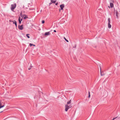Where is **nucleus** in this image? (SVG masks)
Listing matches in <instances>:
<instances>
[{
    "mask_svg": "<svg viewBox=\"0 0 120 120\" xmlns=\"http://www.w3.org/2000/svg\"><path fill=\"white\" fill-rule=\"evenodd\" d=\"M14 21H12V22H13V24H15V22H14Z\"/></svg>",
    "mask_w": 120,
    "mask_h": 120,
    "instance_id": "obj_26",
    "label": "nucleus"
},
{
    "mask_svg": "<svg viewBox=\"0 0 120 120\" xmlns=\"http://www.w3.org/2000/svg\"><path fill=\"white\" fill-rule=\"evenodd\" d=\"M52 3V2H51L49 4V5H50Z\"/></svg>",
    "mask_w": 120,
    "mask_h": 120,
    "instance_id": "obj_28",
    "label": "nucleus"
},
{
    "mask_svg": "<svg viewBox=\"0 0 120 120\" xmlns=\"http://www.w3.org/2000/svg\"><path fill=\"white\" fill-rule=\"evenodd\" d=\"M14 22H15V24L16 26V27H17V24L16 22L15 21H14Z\"/></svg>",
    "mask_w": 120,
    "mask_h": 120,
    "instance_id": "obj_17",
    "label": "nucleus"
},
{
    "mask_svg": "<svg viewBox=\"0 0 120 120\" xmlns=\"http://www.w3.org/2000/svg\"><path fill=\"white\" fill-rule=\"evenodd\" d=\"M90 97V91L89 92V95L88 96V97L89 98Z\"/></svg>",
    "mask_w": 120,
    "mask_h": 120,
    "instance_id": "obj_18",
    "label": "nucleus"
},
{
    "mask_svg": "<svg viewBox=\"0 0 120 120\" xmlns=\"http://www.w3.org/2000/svg\"><path fill=\"white\" fill-rule=\"evenodd\" d=\"M18 27L19 29V30H22L23 29V25H22L21 26H20V25H19Z\"/></svg>",
    "mask_w": 120,
    "mask_h": 120,
    "instance_id": "obj_3",
    "label": "nucleus"
},
{
    "mask_svg": "<svg viewBox=\"0 0 120 120\" xmlns=\"http://www.w3.org/2000/svg\"><path fill=\"white\" fill-rule=\"evenodd\" d=\"M2 106V107L3 108V107L4 106V105H3V106Z\"/></svg>",
    "mask_w": 120,
    "mask_h": 120,
    "instance_id": "obj_31",
    "label": "nucleus"
},
{
    "mask_svg": "<svg viewBox=\"0 0 120 120\" xmlns=\"http://www.w3.org/2000/svg\"><path fill=\"white\" fill-rule=\"evenodd\" d=\"M1 101H0V105H1Z\"/></svg>",
    "mask_w": 120,
    "mask_h": 120,
    "instance_id": "obj_25",
    "label": "nucleus"
},
{
    "mask_svg": "<svg viewBox=\"0 0 120 120\" xmlns=\"http://www.w3.org/2000/svg\"><path fill=\"white\" fill-rule=\"evenodd\" d=\"M18 20L19 22V23L20 24L21 23V21L22 20V19H20V17H19Z\"/></svg>",
    "mask_w": 120,
    "mask_h": 120,
    "instance_id": "obj_6",
    "label": "nucleus"
},
{
    "mask_svg": "<svg viewBox=\"0 0 120 120\" xmlns=\"http://www.w3.org/2000/svg\"><path fill=\"white\" fill-rule=\"evenodd\" d=\"M2 108V106L1 105H0V109Z\"/></svg>",
    "mask_w": 120,
    "mask_h": 120,
    "instance_id": "obj_27",
    "label": "nucleus"
},
{
    "mask_svg": "<svg viewBox=\"0 0 120 120\" xmlns=\"http://www.w3.org/2000/svg\"><path fill=\"white\" fill-rule=\"evenodd\" d=\"M24 15L25 16L24 18V19H26L28 18V17H27V16L25 15Z\"/></svg>",
    "mask_w": 120,
    "mask_h": 120,
    "instance_id": "obj_12",
    "label": "nucleus"
},
{
    "mask_svg": "<svg viewBox=\"0 0 120 120\" xmlns=\"http://www.w3.org/2000/svg\"><path fill=\"white\" fill-rule=\"evenodd\" d=\"M119 13L118 11H116V15L117 18H118V17Z\"/></svg>",
    "mask_w": 120,
    "mask_h": 120,
    "instance_id": "obj_8",
    "label": "nucleus"
},
{
    "mask_svg": "<svg viewBox=\"0 0 120 120\" xmlns=\"http://www.w3.org/2000/svg\"><path fill=\"white\" fill-rule=\"evenodd\" d=\"M72 106L71 105L68 106L67 105H66L65 106V111H66L67 112L68 111V109L69 108H71Z\"/></svg>",
    "mask_w": 120,
    "mask_h": 120,
    "instance_id": "obj_1",
    "label": "nucleus"
},
{
    "mask_svg": "<svg viewBox=\"0 0 120 120\" xmlns=\"http://www.w3.org/2000/svg\"><path fill=\"white\" fill-rule=\"evenodd\" d=\"M60 7L61 8V10H63V8L64 7V4H63L60 5Z\"/></svg>",
    "mask_w": 120,
    "mask_h": 120,
    "instance_id": "obj_4",
    "label": "nucleus"
},
{
    "mask_svg": "<svg viewBox=\"0 0 120 120\" xmlns=\"http://www.w3.org/2000/svg\"><path fill=\"white\" fill-rule=\"evenodd\" d=\"M111 25L110 24V23H108V28H111Z\"/></svg>",
    "mask_w": 120,
    "mask_h": 120,
    "instance_id": "obj_11",
    "label": "nucleus"
},
{
    "mask_svg": "<svg viewBox=\"0 0 120 120\" xmlns=\"http://www.w3.org/2000/svg\"><path fill=\"white\" fill-rule=\"evenodd\" d=\"M113 2H111L110 3V7L111 8H112L113 7Z\"/></svg>",
    "mask_w": 120,
    "mask_h": 120,
    "instance_id": "obj_7",
    "label": "nucleus"
},
{
    "mask_svg": "<svg viewBox=\"0 0 120 120\" xmlns=\"http://www.w3.org/2000/svg\"><path fill=\"white\" fill-rule=\"evenodd\" d=\"M114 0H110V2H114Z\"/></svg>",
    "mask_w": 120,
    "mask_h": 120,
    "instance_id": "obj_22",
    "label": "nucleus"
},
{
    "mask_svg": "<svg viewBox=\"0 0 120 120\" xmlns=\"http://www.w3.org/2000/svg\"><path fill=\"white\" fill-rule=\"evenodd\" d=\"M32 67V66H30V68H28V69L29 70H30V69H31V68Z\"/></svg>",
    "mask_w": 120,
    "mask_h": 120,
    "instance_id": "obj_20",
    "label": "nucleus"
},
{
    "mask_svg": "<svg viewBox=\"0 0 120 120\" xmlns=\"http://www.w3.org/2000/svg\"><path fill=\"white\" fill-rule=\"evenodd\" d=\"M58 3L57 2L56 3V4H55V5H58Z\"/></svg>",
    "mask_w": 120,
    "mask_h": 120,
    "instance_id": "obj_23",
    "label": "nucleus"
},
{
    "mask_svg": "<svg viewBox=\"0 0 120 120\" xmlns=\"http://www.w3.org/2000/svg\"><path fill=\"white\" fill-rule=\"evenodd\" d=\"M45 21L44 20H43L42 21V24L44 23H45Z\"/></svg>",
    "mask_w": 120,
    "mask_h": 120,
    "instance_id": "obj_21",
    "label": "nucleus"
},
{
    "mask_svg": "<svg viewBox=\"0 0 120 120\" xmlns=\"http://www.w3.org/2000/svg\"><path fill=\"white\" fill-rule=\"evenodd\" d=\"M11 9L12 10H13L15 8L16 6V4L15 3L14 4L11 5Z\"/></svg>",
    "mask_w": 120,
    "mask_h": 120,
    "instance_id": "obj_2",
    "label": "nucleus"
},
{
    "mask_svg": "<svg viewBox=\"0 0 120 120\" xmlns=\"http://www.w3.org/2000/svg\"><path fill=\"white\" fill-rule=\"evenodd\" d=\"M56 1V0H51V2L54 4H55Z\"/></svg>",
    "mask_w": 120,
    "mask_h": 120,
    "instance_id": "obj_9",
    "label": "nucleus"
},
{
    "mask_svg": "<svg viewBox=\"0 0 120 120\" xmlns=\"http://www.w3.org/2000/svg\"><path fill=\"white\" fill-rule=\"evenodd\" d=\"M50 31L46 32L44 34V35L45 36H46V35H50Z\"/></svg>",
    "mask_w": 120,
    "mask_h": 120,
    "instance_id": "obj_5",
    "label": "nucleus"
},
{
    "mask_svg": "<svg viewBox=\"0 0 120 120\" xmlns=\"http://www.w3.org/2000/svg\"><path fill=\"white\" fill-rule=\"evenodd\" d=\"M9 22H12V21L11 20H10Z\"/></svg>",
    "mask_w": 120,
    "mask_h": 120,
    "instance_id": "obj_30",
    "label": "nucleus"
},
{
    "mask_svg": "<svg viewBox=\"0 0 120 120\" xmlns=\"http://www.w3.org/2000/svg\"><path fill=\"white\" fill-rule=\"evenodd\" d=\"M71 103V100H70L69 101L67 102V104H69Z\"/></svg>",
    "mask_w": 120,
    "mask_h": 120,
    "instance_id": "obj_14",
    "label": "nucleus"
},
{
    "mask_svg": "<svg viewBox=\"0 0 120 120\" xmlns=\"http://www.w3.org/2000/svg\"><path fill=\"white\" fill-rule=\"evenodd\" d=\"M117 118V117H115V118H114L112 120H114V119H116V118Z\"/></svg>",
    "mask_w": 120,
    "mask_h": 120,
    "instance_id": "obj_24",
    "label": "nucleus"
},
{
    "mask_svg": "<svg viewBox=\"0 0 120 120\" xmlns=\"http://www.w3.org/2000/svg\"><path fill=\"white\" fill-rule=\"evenodd\" d=\"M29 34H27L26 35V36L28 38H30V36H29Z\"/></svg>",
    "mask_w": 120,
    "mask_h": 120,
    "instance_id": "obj_15",
    "label": "nucleus"
},
{
    "mask_svg": "<svg viewBox=\"0 0 120 120\" xmlns=\"http://www.w3.org/2000/svg\"><path fill=\"white\" fill-rule=\"evenodd\" d=\"M3 111H1L0 112V113H1V112H2Z\"/></svg>",
    "mask_w": 120,
    "mask_h": 120,
    "instance_id": "obj_32",
    "label": "nucleus"
},
{
    "mask_svg": "<svg viewBox=\"0 0 120 120\" xmlns=\"http://www.w3.org/2000/svg\"><path fill=\"white\" fill-rule=\"evenodd\" d=\"M108 23H110V18H108Z\"/></svg>",
    "mask_w": 120,
    "mask_h": 120,
    "instance_id": "obj_13",
    "label": "nucleus"
},
{
    "mask_svg": "<svg viewBox=\"0 0 120 120\" xmlns=\"http://www.w3.org/2000/svg\"><path fill=\"white\" fill-rule=\"evenodd\" d=\"M101 68H100V72H101V76H103L104 75V74L103 72H101Z\"/></svg>",
    "mask_w": 120,
    "mask_h": 120,
    "instance_id": "obj_10",
    "label": "nucleus"
},
{
    "mask_svg": "<svg viewBox=\"0 0 120 120\" xmlns=\"http://www.w3.org/2000/svg\"><path fill=\"white\" fill-rule=\"evenodd\" d=\"M54 32H56V31L55 30H54Z\"/></svg>",
    "mask_w": 120,
    "mask_h": 120,
    "instance_id": "obj_29",
    "label": "nucleus"
},
{
    "mask_svg": "<svg viewBox=\"0 0 120 120\" xmlns=\"http://www.w3.org/2000/svg\"><path fill=\"white\" fill-rule=\"evenodd\" d=\"M30 46H35V45H33L32 44H31V43H30Z\"/></svg>",
    "mask_w": 120,
    "mask_h": 120,
    "instance_id": "obj_16",
    "label": "nucleus"
},
{
    "mask_svg": "<svg viewBox=\"0 0 120 120\" xmlns=\"http://www.w3.org/2000/svg\"><path fill=\"white\" fill-rule=\"evenodd\" d=\"M64 39L67 42H68V40H67V39L66 38H65L64 37Z\"/></svg>",
    "mask_w": 120,
    "mask_h": 120,
    "instance_id": "obj_19",
    "label": "nucleus"
},
{
    "mask_svg": "<svg viewBox=\"0 0 120 120\" xmlns=\"http://www.w3.org/2000/svg\"><path fill=\"white\" fill-rule=\"evenodd\" d=\"M60 11V9H59V11Z\"/></svg>",
    "mask_w": 120,
    "mask_h": 120,
    "instance_id": "obj_33",
    "label": "nucleus"
}]
</instances>
